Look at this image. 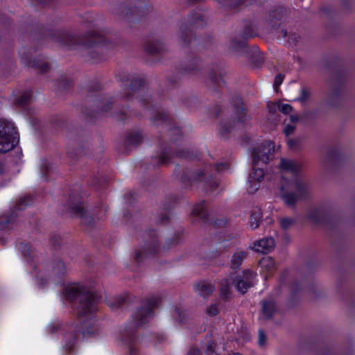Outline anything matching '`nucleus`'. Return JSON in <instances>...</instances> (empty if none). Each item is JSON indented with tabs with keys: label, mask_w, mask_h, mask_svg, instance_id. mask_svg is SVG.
<instances>
[{
	"label": "nucleus",
	"mask_w": 355,
	"mask_h": 355,
	"mask_svg": "<svg viewBox=\"0 0 355 355\" xmlns=\"http://www.w3.org/2000/svg\"><path fill=\"white\" fill-rule=\"evenodd\" d=\"M119 80L128 86V92L123 96L125 102H130L136 96L138 103L144 110H148L151 115V123L166 132V136L161 133L157 140L159 153L152 157L154 167H159L172 162L173 157L184 158L189 160L200 159V153L193 149H175L184 139L182 130L177 126L174 119L168 112L161 109L153 97L147 94H141L146 87V80L144 76H133L130 73H121L118 75Z\"/></svg>",
	"instance_id": "obj_1"
},
{
	"label": "nucleus",
	"mask_w": 355,
	"mask_h": 355,
	"mask_svg": "<svg viewBox=\"0 0 355 355\" xmlns=\"http://www.w3.org/2000/svg\"><path fill=\"white\" fill-rule=\"evenodd\" d=\"M62 295L71 304L76 315V320L69 328L70 337H65L64 344L65 351L71 353L80 335L85 338L98 334L95 314L98 311L99 297L85 286L77 284L66 286L62 289Z\"/></svg>",
	"instance_id": "obj_2"
},
{
	"label": "nucleus",
	"mask_w": 355,
	"mask_h": 355,
	"mask_svg": "<svg viewBox=\"0 0 355 355\" xmlns=\"http://www.w3.org/2000/svg\"><path fill=\"white\" fill-rule=\"evenodd\" d=\"M38 41L51 40L68 49H83L85 60L98 64L107 58V53L116 47V42L111 41L107 34L88 31L84 34L73 33L67 29H54L40 25L36 28Z\"/></svg>",
	"instance_id": "obj_3"
},
{
	"label": "nucleus",
	"mask_w": 355,
	"mask_h": 355,
	"mask_svg": "<svg viewBox=\"0 0 355 355\" xmlns=\"http://www.w3.org/2000/svg\"><path fill=\"white\" fill-rule=\"evenodd\" d=\"M162 301V298L159 294L146 297L144 304L137 309L131 320L120 331L119 340L125 355H141V345L143 337L139 335L138 331L153 317L155 310L159 307Z\"/></svg>",
	"instance_id": "obj_4"
},
{
	"label": "nucleus",
	"mask_w": 355,
	"mask_h": 355,
	"mask_svg": "<svg viewBox=\"0 0 355 355\" xmlns=\"http://www.w3.org/2000/svg\"><path fill=\"white\" fill-rule=\"evenodd\" d=\"M230 168L227 162L211 165L206 164L204 168L198 171L185 170L180 176V182L184 189H191L196 186L205 193L217 191L220 183V173Z\"/></svg>",
	"instance_id": "obj_5"
},
{
	"label": "nucleus",
	"mask_w": 355,
	"mask_h": 355,
	"mask_svg": "<svg viewBox=\"0 0 355 355\" xmlns=\"http://www.w3.org/2000/svg\"><path fill=\"white\" fill-rule=\"evenodd\" d=\"M65 209L71 216H76L81 219V222L88 227H93L96 219L101 220L105 217L107 208L100 202L94 207L92 213L85 209L82 196L79 192L71 190L69 198L64 205Z\"/></svg>",
	"instance_id": "obj_6"
},
{
	"label": "nucleus",
	"mask_w": 355,
	"mask_h": 355,
	"mask_svg": "<svg viewBox=\"0 0 355 355\" xmlns=\"http://www.w3.org/2000/svg\"><path fill=\"white\" fill-rule=\"evenodd\" d=\"M206 24L207 21L202 10L199 8L192 10L188 16L187 21L180 26V38L184 45L187 47L191 42L193 36V42L196 47L204 48L211 44L212 37L210 35L199 38L194 34V31L203 28Z\"/></svg>",
	"instance_id": "obj_7"
},
{
	"label": "nucleus",
	"mask_w": 355,
	"mask_h": 355,
	"mask_svg": "<svg viewBox=\"0 0 355 355\" xmlns=\"http://www.w3.org/2000/svg\"><path fill=\"white\" fill-rule=\"evenodd\" d=\"M274 152V144L270 141L262 142L257 147L252 150V172L249 177L250 188L249 192L253 193L259 190L260 183L263 180L265 173L263 168H259V162H262L264 164L268 163L270 156Z\"/></svg>",
	"instance_id": "obj_8"
},
{
	"label": "nucleus",
	"mask_w": 355,
	"mask_h": 355,
	"mask_svg": "<svg viewBox=\"0 0 355 355\" xmlns=\"http://www.w3.org/2000/svg\"><path fill=\"white\" fill-rule=\"evenodd\" d=\"M230 102L232 108L233 120L222 121L219 123V135L221 138L225 139L228 138L230 133L236 129L238 124L244 126L251 119V116L248 114V110L240 95L232 96Z\"/></svg>",
	"instance_id": "obj_9"
},
{
	"label": "nucleus",
	"mask_w": 355,
	"mask_h": 355,
	"mask_svg": "<svg viewBox=\"0 0 355 355\" xmlns=\"http://www.w3.org/2000/svg\"><path fill=\"white\" fill-rule=\"evenodd\" d=\"M144 245L141 250H135V261L140 266L148 257H155L159 249L157 231L154 229L146 230L141 234Z\"/></svg>",
	"instance_id": "obj_10"
},
{
	"label": "nucleus",
	"mask_w": 355,
	"mask_h": 355,
	"mask_svg": "<svg viewBox=\"0 0 355 355\" xmlns=\"http://www.w3.org/2000/svg\"><path fill=\"white\" fill-rule=\"evenodd\" d=\"M282 200L285 205L291 208H294L297 202L306 196V188L305 184L298 178L282 187Z\"/></svg>",
	"instance_id": "obj_11"
},
{
	"label": "nucleus",
	"mask_w": 355,
	"mask_h": 355,
	"mask_svg": "<svg viewBox=\"0 0 355 355\" xmlns=\"http://www.w3.org/2000/svg\"><path fill=\"white\" fill-rule=\"evenodd\" d=\"M257 35L253 23L250 21H245L243 30L239 34V37H234L230 40V47L235 53L243 55H249L250 48L248 46V41Z\"/></svg>",
	"instance_id": "obj_12"
},
{
	"label": "nucleus",
	"mask_w": 355,
	"mask_h": 355,
	"mask_svg": "<svg viewBox=\"0 0 355 355\" xmlns=\"http://www.w3.org/2000/svg\"><path fill=\"white\" fill-rule=\"evenodd\" d=\"M19 141V133L13 123L0 120V153L13 149Z\"/></svg>",
	"instance_id": "obj_13"
},
{
	"label": "nucleus",
	"mask_w": 355,
	"mask_h": 355,
	"mask_svg": "<svg viewBox=\"0 0 355 355\" xmlns=\"http://www.w3.org/2000/svg\"><path fill=\"white\" fill-rule=\"evenodd\" d=\"M113 103L112 97L107 96L105 94H99L94 101L95 107L94 109L83 107L81 109V112L87 121L94 122L104 113L107 112L112 109Z\"/></svg>",
	"instance_id": "obj_14"
},
{
	"label": "nucleus",
	"mask_w": 355,
	"mask_h": 355,
	"mask_svg": "<svg viewBox=\"0 0 355 355\" xmlns=\"http://www.w3.org/2000/svg\"><path fill=\"white\" fill-rule=\"evenodd\" d=\"M308 220L315 225H324L329 227H334L338 223V218L329 208L318 207L312 209L307 214Z\"/></svg>",
	"instance_id": "obj_15"
},
{
	"label": "nucleus",
	"mask_w": 355,
	"mask_h": 355,
	"mask_svg": "<svg viewBox=\"0 0 355 355\" xmlns=\"http://www.w3.org/2000/svg\"><path fill=\"white\" fill-rule=\"evenodd\" d=\"M119 9L125 19L137 23L151 12L153 7L144 1L138 0L134 6H124L121 4Z\"/></svg>",
	"instance_id": "obj_16"
},
{
	"label": "nucleus",
	"mask_w": 355,
	"mask_h": 355,
	"mask_svg": "<svg viewBox=\"0 0 355 355\" xmlns=\"http://www.w3.org/2000/svg\"><path fill=\"white\" fill-rule=\"evenodd\" d=\"M191 215L194 217L199 218L202 223L213 226L216 228L223 227L227 223V219L225 218H214L211 216L210 212L207 210V205L205 200H201L194 206L191 211Z\"/></svg>",
	"instance_id": "obj_17"
},
{
	"label": "nucleus",
	"mask_w": 355,
	"mask_h": 355,
	"mask_svg": "<svg viewBox=\"0 0 355 355\" xmlns=\"http://www.w3.org/2000/svg\"><path fill=\"white\" fill-rule=\"evenodd\" d=\"M36 50L31 51L23 47L19 51L21 61L26 66L31 67L38 70L40 73H46L50 69L49 62L46 60V58L42 55L37 57H33V53Z\"/></svg>",
	"instance_id": "obj_18"
},
{
	"label": "nucleus",
	"mask_w": 355,
	"mask_h": 355,
	"mask_svg": "<svg viewBox=\"0 0 355 355\" xmlns=\"http://www.w3.org/2000/svg\"><path fill=\"white\" fill-rule=\"evenodd\" d=\"M35 199L32 196H26L21 198L16 203L13 209H10L8 213L3 214L0 217V229L6 230L15 223L17 218V211H21L27 207L31 206L34 203Z\"/></svg>",
	"instance_id": "obj_19"
},
{
	"label": "nucleus",
	"mask_w": 355,
	"mask_h": 355,
	"mask_svg": "<svg viewBox=\"0 0 355 355\" xmlns=\"http://www.w3.org/2000/svg\"><path fill=\"white\" fill-rule=\"evenodd\" d=\"M345 76V71L341 67L334 72L331 77L334 89L331 97L327 101V105L329 107H336L338 106L344 89Z\"/></svg>",
	"instance_id": "obj_20"
},
{
	"label": "nucleus",
	"mask_w": 355,
	"mask_h": 355,
	"mask_svg": "<svg viewBox=\"0 0 355 355\" xmlns=\"http://www.w3.org/2000/svg\"><path fill=\"white\" fill-rule=\"evenodd\" d=\"M180 198L176 195H171L166 198L162 204V212L159 214L156 218L157 225H167L171 223L173 211L180 204Z\"/></svg>",
	"instance_id": "obj_21"
},
{
	"label": "nucleus",
	"mask_w": 355,
	"mask_h": 355,
	"mask_svg": "<svg viewBox=\"0 0 355 355\" xmlns=\"http://www.w3.org/2000/svg\"><path fill=\"white\" fill-rule=\"evenodd\" d=\"M67 155L70 165H74L77 162H82L85 158L97 160V157H94V155L90 151L87 140L85 141H81L77 148H72L69 146L67 151Z\"/></svg>",
	"instance_id": "obj_22"
},
{
	"label": "nucleus",
	"mask_w": 355,
	"mask_h": 355,
	"mask_svg": "<svg viewBox=\"0 0 355 355\" xmlns=\"http://www.w3.org/2000/svg\"><path fill=\"white\" fill-rule=\"evenodd\" d=\"M257 273L250 269L243 270L232 279V285L236 290L242 295L245 294L249 289L254 286V280Z\"/></svg>",
	"instance_id": "obj_23"
},
{
	"label": "nucleus",
	"mask_w": 355,
	"mask_h": 355,
	"mask_svg": "<svg viewBox=\"0 0 355 355\" xmlns=\"http://www.w3.org/2000/svg\"><path fill=\"white\" fill-rule=\"evenodd\" d=\"M209 80L214 92L219 98H221V89L225 86V71L221 63L215 64L209 71Z\"/></svg>",
	"instance_id": "obj_24"
},
{
	"label": "nucleus",
	"mask_w": 355,
	"mask_h": 355,
	"mask_svg": "<svg viewBox=\"0 0 355 355\" xmlns=\"http://www.w3.org/2000/svg\"><path fill=\"white\" fill-rule=\"evenodd\" d=\"M144 51L152 56L156 57V61H161L166 51L165 44L160 40L154 37L148 39L144 45Z\"/></svg>",
	"instance_id": "obj_25"
},
{
	"label": "nucleus",
	"mask_w": 355,
	"mask_h": 355,
	"mask_svg": "<svg viewBox=\"0 0 355 355\" xmlns=\"http://www.w3.org/2000/svg\"><path fill=\"white\" fill-rule=\"evenodd\" d=\"M261 309L260 318L263 320H272L275 314L278 311L276 302L272 298L263 299L261 302Z\"/></svg>",
	"instance_id": "obj_26"
},
{
	"label": "nucleus",
	"mask_w": 355,
	"mask_h": 355,
	"mask_svg": "<svg viewBox=\"0 0 355 355\" xmlns=\"http://www.w3.org/2000/svg\"><path fill=\"white\" fill-rule=\"evenodd\" d=\"M286 13V10L282 6H275L270 8L268 14L267 21L272 29L279 28Z\"/></svg>",
	"instance_id": "obj_27"
},
{
	"label": "nucleus",
	"mask_w": 355,
	"mask_h": 355,
	"mask_svg": "<svg viewBox=\"0 0 355 355\" xmlns=\"http://www.w3.org/2000/svg\"><path fill=\"white\" fill-rule=\"evenodd\" d=\"M18 248L19 250L21 253V255L26 259V261L32 265L33 270L36 273L37 277H39L40 271L38 270L37 265L34 263L35 253L30 243L21 242Z\"/></svg>",
	"instance_id": "obj_28"
},
{
	"label": "nucleus",
	"mask_w": 355,
	"mask_h": 355,
	"mask_svg": "<svg viewBox=\"0 0 355 355\" xmlns=\"http://www.w3.org/2000/svg\"><path fill=\"white\" fill-rule=\"evenodd\" d=\"M133 298L135 297L132 296L130 293H125L116 297L112 302L107 301V303L112 310L125 309L130 306Z\"/></svg>",
	"instance_id": "obj_29"
},
{
	"label": "nucleus",
	"mask_w": 355,
	"mask_h": 355,
	"mask_svg": "<svg viewBox=\"0 0 355 355\" xmlns=\"http://www.w3.org/2000/svg\"><path fill=\"white\" fill-rule=\"evenodd\" d=\"M202 61L197 57H194L191 62L187 66H182L178 69V73L180 75L198 74L201 73Z\"/></svg>",
	"instance_id": "obj_30"
},
{
	"label": "nucleus",
	"mask_w": 355,
	"mask_h": 355,
	"mask_svg": "<svg viewBox=\"0 0 355 355\" xmlns=\"http://www.w3.org/2000/svg\"><path fill=\"white\" fill-rule=\"evenodd\" d=\"M275 245L274 239L270 236L257 241L254 243V248L258 252L268 254L274 248Z\"/></svg>",
	"instance_id": "obj_31"
},
{
	"label": "nucleus",
	"mask_w": 355,
	"mask_h": 355,
	"mask_svg": "<svg viewBox=\"0 0 355 355\" xmlns=\"http://www.w3.org/2000/svg\"><path fill=\"white\" fill-rule=\"evenodd\" d=\"M144 140V135L140 130H131L128 132L125 137V146H138Z\"/></svg>",
	"instance_id": "obj_32"
},
{
	"label": "nucleus",
	"mask_w": 355,
	"mask_h": 355,
	"mask_svg": "<svg viewBox=\"0 0 355 355\" xmlns=\"http://www.w3.org/2000/svg\"><path fill=\"white\" fill-rule=\"evenodd\" d=\"M232 279L230 278H223L219 284L220 297L223 302H227L231 298Z\"/></svg>",
	"instance_id": "obj_33"
},
{
	"label": "nucleus",
	"mask_w": 355,
	"mask_h": 355,
	"mask_svg": "<svg viewBox=\"0 0 355 355\" xmlns=\"http://www.w3.org/2000/svg\"><path fill=\"white\" fill-rule=\"evenodd\" d=\"M140 115L141 114L137 112L130 110V107L128 105L125 108L121 107L117 109L113 113L112 116L116 120L125 123L128 120L129 117L132 116L139 117Z\"/></svg>",
	"instance_id": "obj_34"
},
{
	"label": "nucleus",
	"mask_w": 355,
	"mask_h": 355,
	"mask_svg": "<svg viewBox=\"0 0 355 355\" xmlns=\"http://www.w3.org/2000/svg\"><path fill=\"white\" fill-rule=\"evenodd\" d=\"M214 290V285L206 281H200L195 285L196 292L204 298L211 296Z\"/></svg>",
	"instance_id": "obj_35"
},
{
	"label": "nucleus",
	"mask_w": 355,
	"mask_h": 355,
	"mask_svg": "<svg viewBox=\"0 0 355 355\" xmlns=\"http://www.w3.org/2000/svg\"><path fill=\"white\" fill-rule=\"evenodd\" d=\"M327 157L336 164H339L344 159V155L338 146H331L327 152Z\"/></svg>",
	"instance_id": "obj_36"
},
{
	"label": "nucleus",
	"mask_w": 355,
	"mask_h": 355,
	"mask_svg": "<svg viewBox=\"0 0 355 355\" xmlns=\"http://www.w3.org/2000/svg\"><path fill=\"white\" fill-rule=\"evenodd\" d=\"M73 84V81L71 78H68V77L62 76L55 83V85L57 87L56 92L57 93L68 92L71 89Z\"/></svg>",
	"instance_id": "obj_37"
},
{
	"label": "nucleus",
	"mask_w": 355,
	"mask_h": 355,
	"mask_svg": "<svg viewBox=\"0 0 355 355\" xmlns=\"http://www.w3.org/2000/svg\"><path fill=\"white\" fill-rule=\"evenodd\" d=\"M279 168L281 170L286 172H291L295 175H297L300 173V167L295 162L285 158H282Z\"/></svg>",
	"instance_id": "obj_38"
},
{
	"label": "nucleus",
	"mask_w": 355,
	"mask_h": 355,
	"mask_svg": "<svg viewBox=\"0 0 355 355\" xmlns=\"http://www.w3.org/2000/svg\"><path fill=\"white\" fill-rule=\"evenodd\" d=\"M53 171V164L48 159H42L40 164V173L45 181L51 180Z\"/></svg>",
	"instance_id": "obj_39"
},
{
	"label": "nucleus",
	"mask_w": 355,
	"mask_h": 355,
	"mask_svg": "<svg viewBox=\"0 0 355 355\" xmlns=\"http://www.w3.org/2000/svg\"><path fill=\"white\" fill-rule=\"evenodd\" d=\"M33 90L27 89L19 97L14 99V104L18 107H24L27 106L32 98Z\"/></svg>",
	"instance_id": "obj_40"
},
{
	"label": "nucleus",
	"mask_w": 355,
	"mask_h": 355,
	"mask_svg": "<svg viewBox=\"0 0 355 355\" xmlns=\"http://www.w3.org/2000/svg\"><path fill=\"white\" fill-rule=\"evenodd\" d=\"M109 178L107 177H100L94 175L89 182V184L96 190L105 189L108 185Z\"/></svg>",
	"instance_id": "obj_41"
},
{
	"label": "nucleus",
	"mask_w": 355,
	"mask_h": 355,
	"mask_svg": "<svg viewBox=\"0 0 355 355\" xmlns=\"http://www.w3.org/2000/svg\"><path fill=\"white\" fill-rule=\"evenodd\" d=\"M53 272L58 278L64 277L67 273V268L63 261L61 260L55 261L53 264Z\"/></svg>",
	"instance_id": "obj_42"
},
{
	"label": "nucleus",
	"mask_w": 355,
	"mask_h": 355,
	"mask_svg": "<svg viewBox=\"0 0 355 355\" xmlns=\"http://www.w3.org/2000/svg\"><path fill=\"white\" fill-rule=\"evenodd\" d=\"M260 266L265 269L270 275L272 274L275 270V260L270 257H267L261 259L259 261Z\"/></svg>",
	"instance_id": "obj_43"
},
{
	"label": "nucleus",
	"mask_w": 355,
	"mask_h": 355,
	"mask_svg": "<svg viewBox=\"0 0 355 355\" xmlns=\"http://www.w3.org/2000/svg\"><path fill=\"white\" fill-rule=\"evenodd\" d=\"M246 256L247 252L245 251H240L234 253L231 259L232 268L233 269L239 268Z\"/></svg>",
	"instance_id": "obj_44"
},
{
	"label": "nucleus",
	"mask_w": 355,
	"mask_h": 355,
	"mask_svg": "<svg viewBox=\"0 0 355 355\" xmlns=\"http://www.w3.org/2000/svg\"><path fill=\"white\" fill-rule=\"evenodd\" d=\"M183 238V231H177L174 233L172 238H170L166 241V245L164 246V249L168 250L173 246H175L180 243Z\"/></svg>",
	"instance_id": "obj_45"
},
{
	"label": "nucleus",
	"mask_w": 355,
	"mask_h": 355,
	"mask_svg": "<svg viewBox=\"0 0 355 355\" xmlns=\"http://www.w3.org/2000/svg\"><path fill=\"white\" fill-rule=\"evenodd\" d=\"M262 217V212L260 209H257L251 213L250 227L252 230H254L259 226Z\"/></svg>",
	"instance_id": "obj_46"
},
{
	"label": "nucleus",
	"mask_w": 355,
	"mask_h": 355,
	"mask_svg": "<svg viewBox=\"0 0 355 355\" xmlns=\"http://www.w3.org/2000/svg\"><path fill=\"white\" fill-rule=\"evenodd\" d=\"M172 316L180 323H183L185 319V313L182 309L177 305L172 307Z\"/></svg>",
	"instance_id": "obj_47"
},
{
	"label": "nucleus",
	"mask_w": 355,
	"mask_h": 355,
	"mask_svg": "<svg viewBox=\"0 0 355 355\" xmlns=\"http://www.w3.org/2000/svg\"><path fill=\"white\" fill-rule=\"evenodd\" d=\"M50 243L55 249L60 248L62 245L63 239L58 234H51L50 236Z\"/></svg>",
	"instance_id": "obj_48"
},
{
	"label": "nucleus",
	"mask_w": 355,
	"mask_h": 355,
	"mask_svg": "<svg viewBox=\"0 0 355 355\" xmlns=\"http://www.w3.org/2000/svg\"><path fill=\"white\" fill-rule=\"evenodd\" d=\"M217 347V343L215 340H211L207 342L206 344V347L205 349V354L206 355H220L218 353H216V348Z\"/></svg>",
	"instance_id": "obj_49"
},
{
	"label": "nucleus",
	"mask_w": 355,
	"mask_h": 355,
	"mask_svg": "<svg viewBox=\"0 0 355 355\" xmlns=\"http://www.w3.org/2000/svg\"><path fill=\"white\" fill-rule=\"evenodd\" d=\"M311 97V92L306 87H302L300 92V95L296 99L297 101L304 103L306 102Z\"/></svg>",
	"instance_id": "obj_50"
},
{
	"label": "nucleus",
	"mask_w": 355,
	"mask_h": 355,
	"mask_svg": "<svg viewBox=\"0 0 355 355\" xmlns=\"http://www.w3.org/2000/svg\"><path fill=\"white\" fill-rule=\"evenodd\" d=\"M296 223V219L291 217H284L282 218L279 220L280 227L282 229L286 230L291 225H294Z\"/></svg>",
	"instance_id": "obj_51"
},
{
	"label": "nucleus",
	"mask_w": 355,
	"mask_h": 355,
	"mask_svg": "<svg viewBox=\"0 0 355 355\" xmlns=\"http://www.w3.org/2000/svg\"><path fill=\"white\" fill-rule=\"evenodd\" d=\"M101 89V85L97 81H91L87 85V91L89 94L98 92Z\"/></svg>",
	"instance_id": "obj_52"
},
{
	"label": "nucleus",
	"mask_w": 355,
	"mask_h": 355,
	"mask_svg": "<svg viewBox=\"0 0 355 355\" xmlns=\"http://www.w3.org/2000/svg\"><path fill=\"white\" fill-rule=\"evenodd\" d=\"M135 192H128L124 194V200L128 206L131 207L134 203L135 200Z\"/></svg>",
	"instance_id": "obj_53"
},
{
	"label": "nucleus",
	"mask_w": 355,
	"mask_h": 355,
	"mask_svg": "<svg viewBox=\"0 0 355 355\" xmlns=\"http://www.w3.org/2000/svg\"><path fill=\"white\" fill-rule=\"evenodd\" d=\"M279 110L284 114H288L293 110V107L290 104L283 103L278 105Z\"/></svg>",
	"instance_id": "obj_54"
},
{
	"label": "nucleus",
	"mask_w": 355,
	"mask_h": 355,
	"mask_svg": "<svg viewBox=\"0 0 355 355\" xmlns=\"http://www.w3.org/2000/svg\"><path fill=\"white\" fill-rule=\"evenodd\" d=\"M206 313L209 316H215L219 313V309L216 304H212L207 309Z\"/></svg>",
	"instance_id": "obj_55"
},
{
	"label": "nucleus",
	"mask_w": 355,
	"mask_h": 355,
	"mask_svg": "<svg viewBox=\"0 0 355 355\" xmlns=\"http://www.w3.org/2000/svg\"><path fill=\"white\" fill-rule=\"evenodd\" d=\"M284 79V75L282 73H278L275 76L273 84L275 89H277L282 84Z\"/></svg>",
	"instance_id": "obj_56"
},
{
	"label": "nucleus",
	"mask_w": 355,
	"mask_h": 355,
	"mask_svg": "<svg viewBox=\"0 0 355 355\" xmlns=\"http://www.w3.org/2000/svg\"><path fill=\"white\" fill-rule=\"evenodd\" d=\"M210 112L214 115L215 118H218L222 112L221 105L216 103Z\"/></svg>",
	"instance_id": "obj_57"
},
{
	"label": "nucleus",
	"mask_w": 355,
	"mask_h": 355,
	"mask_svg": "<svg viewBox=\"0 0 355 355\" xmlns=\"http://www.w3.org/2000/svg\"><path fill=\"white\" fill-rule=\"evenodd\" d=\"M266 335L263 330L259 329V345L260 346H263L266 342Z\"/></svg>",
	"instance_id": "obj_58"
},
{
	"label": "nucleus",
	"mask_w": 355,
	"mask_h": 355,
	"mask_svg": "<svg viewBox=\"0 0 355 355\" xmlns=\"http://www.w3.org/2000/svg\"><path fill=\"white\" fill-rule=\"evenodd\" d=\"M35 1L44 6H53L58 1V0H35Z\"/></svg>",
	"instance_id": "obj_59"
},
{
	"label": "nucleus",
	"mask_w": 355,
	"mask_h": 355,
	"mask_svg": "<svg viewBox=\"0 0 355 355\" xmlns=\"http://www.w3.org/2000/svg\"><path fill=\"white\" fill-rule=\"evenodd\" d=\"M53 124L55 127L62 128L64 125V121L60 116H55L53 119Z\"/></svg>",
	"instance_id": "obj_60"
},
{
	"label": "nucleus",
	"mask_w": 355,
	"mask_h": 355,
	"mask_svg": "<svg viewBox=\"0 0 355 355\" xmlns=\"http://www.w3.org/2000/svg\"><path fill=\"white\" fill-rule=\"evenodd\" d=\"M295 126L291 124H288L286 125L284 130V133L286 136H289L294 132Z\"/></svg>",
	"instance_id": "obj_61"
},
{
	"label": "nucleus",
	"mask_w": 355,
	"mask_h": 355,
	"mask_svg": "<svg viewBox=\"0 0 355 355\" xmlns=\"http://www.w3.org/2000/svg\"><path fill=\"white\" fill-rule=\"evenodd\" d=\"M187 355H202V353H201V351L198 348L191 347L189 349V350L187 353Z\"/></svg>",
	"instance_id": "obj_62"
},
{
	"label": "nucleus",
	"mask_w": 355,
	"mask_h": 355,
	"mask_svg": "<svg viewBox=\"0 0 355 355\" xmlns=\"http://www.w3.org/2000/svg\"><path fill=\"white\" fill-rule=\"evenodd\" d=\"M334 354H335L334 349L331 347H326L321 353V355H334Z\"/></svg>",
	"instance_id": "obj_63"
},
{
	"label": "nucleus",
	"mask_w": 355,
	"mask_h": 355,
	"mask_svg": "<svg viewBox=\"0 0 355 355\" xmlns=\"http://www.w3.org/2000/svg\"><path fill=\"white\" fill-rule=\"evenodd\" d=\"M287 274H288L287 269H285L282 272L281 275L279 277V282H280L281 284L283 285L284 284V279H285L286 276L287 275Z\"/></svg>",
	"instance_id": "obj_64"
}]
</instances>
